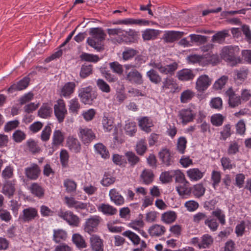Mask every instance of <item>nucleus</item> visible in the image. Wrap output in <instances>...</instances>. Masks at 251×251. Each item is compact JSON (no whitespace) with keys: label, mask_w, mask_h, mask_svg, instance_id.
<instances>
[{"label":"nucleus","mask_w":251,"mask_h":251,"mask_svg":"<svg viewBox=\"0 0 251 251\" xmlns=\"http://www.w3.org/2000/svg\"><path fill=\"white\" fill-rule=\"evenodd\" d=\"M100 218L99 216H92L86 220L84 225V230L89 234L96 232L97 226L100 223Z\"/></svg>","instance_id":"11"},{"label":"nucleus","mask_w":251,"mask_h":251,"mask_svg":"<svg viewBox=\"0 0 251 251\" xmlns=\"http://www.w3.org/2000/svg\"><path fill=\"white\" fill-rule=\"evenodd\" d=\"M31 193L38 198H42L44 195V189L37 183H33L29 187Z\"/></svg>","instance_id":"34"},{"label":"nucleus","mask_w":251,"mask_h":251,"mask_svg":"<svg viewBox=\"0 0 251 251\" xmlns=\"http://www.w3.org/2000/svg\"><path fill=\"white\" fill-rule=\"evenodd\" d=\"M173 176L175 177V180L178 183H189V182L186 179L185 175L180 170H173Z\"/></svg>","instance_id":"51"},{"label":"nucleus","mask_w":251,"mask_h":251,"mask_svg":"<svg viewBox=\"0 0 251 251\" xmlns=\"http://www.w3.org/2000/svg\"><path fill=\"white\" fill-rule=\"evenodd\" d=\"M225 117L220 114H214L211 116V122L213 126H219L224 122Z\"/></svg>","instance_id":"57"},{"label":"nucleus","mask_w":251,"mask_h":251,"mask_svg":"<svg viewBox=\"0 0 251 251\" xmlns=\"http://www.w3.org/2000/svg\"><path fill=\"white\" fill-rule=\"evenodd\" d=\"M195 76L193 71L189 69H183L178 71L176 74L177 78L183 81L192 80Z\"/></svg>","instance_id":"18"},{"label":"nucleus","mask_w":251,"mask_h":251,"mask_svg":"<svg viewBox=\"0 0 251 251\" xmlns=\"http://www.w3.org/2000/svg\"><path fill=\"white\" fill-rule=\"evenodd\" d=\"M228 80V77L226 75H223L216 80L213 84V88L215 90H221L224 88Z\"/></svg>","instance_id":"45"},{"label":"nucleus","mask_w":251,"mask_h":251,"mask_svg":"<svg viewBox=\"0 0 251 251\" xmlns=\"http://www.w3.org/2000/svg\"><path fill=\"white\" fill-rule=\"evenodd\" d=\"M26 145L29 151L33 154L38 153L40 151V148L37 143L33 139H30L26 142Z\"/></svg>","instance_id":"47"},{"label":"nucleus","mask_w":251,"mask_h":251,"mask_svg":"<svg viewBox=\"0 0 251 251\" xmlns=\"http://www.w3.org/2000/svg\"><path fill=\"white\" fill-rule=\"evenodd\" d=\"M173 170L162 173L160 176V180L161 181L164 183L171 182L173 176Z\"/></svg>","instance_id":"63"},{"label":"nucleus","mask_w":251,"mask_h":251,"mask_svg":"<svg viewBox=\"0 0 251 251\" xmlns=\"http://www.w3.org/2000/svg\"><path fill=\"white\" fill-rule=\"evenodd\" d=\"M159 158L166 166H169L173 163V156L170 151L167 149H163L159 152Z\"/></svg>","instance_id":"22"},{"label":"nucleus","mask_w":251,"mask_h":251,"mask_svg":"<svg viewBox=\"0 0 251 251\" xmlns=\"http://www.w3.org/2000/svg\"><path fill=\"white\" fill-rule=\"evenodd\" d=\"M195 116V113L190 108L181 109L178 113L179 118L184 124L192 121Z\"/></svg>","instance_id":"15"},{"label":"nucleus","mask_w":251,"mask_h":251,"mask_svg":"<svg viewBox=\"0 0 251 251\" xmlns=\"http://www.w3.org/2000/svg\"><path fill=\"white\" fill-rule=\"evenodd\" d=\"M67 236V232L64 229H55L53 230L52 240L56 243L65 241Z\"/></svg>","instance_id":"28"},{"label":"nucleus","mask_w":251,"mask_h":251,"mask_svg":"<svg viewBox=\"0 0 251 251\" xmlns=\"http://www.w3.org/2000/svg\"><path fill=\"white\" fill-rule=\"evenodd\" d=\"M80 108V105L77 99H73L69 101V109L70 112L77 114Z\"/></svg>","instance_id":"48"},{"label":"nucleus","mask_w":251,"mask_h":251,"mask_svg":"<svg viewBox=\"0 0 251 251\" xmlns=\"http://www.w3.org/2000/svg\"><path fill=\"white\" fill-rule=\"evenodd\" d=\"M94 148L97 153L99 154L102 158L107 159L109 157L110 155L108 150L102 143L96 144Z\"/></svg>","instance_id":"36"},{"label":"nucleus","mask_w":251,"mask_h":251,"mask_svg":"<svg viewBox=\"0 0 251 251\" xmlns=\"http://www.w3.org/2000/svg\"><path fill=\"white\" fill-rule=\"evenodd\" d=\"M109 67L112 71L119 75H121L124 71L123 66L118 62L115 61L109 63Z\"/></svg>","instance_id":"60"},{"label":"nucleus","mask_w":251,"mask_h":251,"mask_svg":"<svg viewBox=\"0 0 251 251\" xmlns=\"http://www.w3.org/2000/svg\"><path fill=\"white\" fill-rule=\"evenodd\" d=\"M186 173L190 180L194 182L201 180L204 174V172L197 168H190L186 171Z\"/></svg>","instance_id":"16"},{"label":"nucleus","mask_w":251,"mask_h":251,"mask_svg":"<svg viewBox=\"0 0 251 251\" xmlns=\"http://www.w3.org/2000/svg\"><path fill=\"white\" fill-rule=\"evenodd\" d=\"M205 191V188L201 183H198L191 187V193L196 197L200 198L202 196Z\"/></svg>","instance_id":"38"},{"label":"nucleus","mask_w":251,"mask_h":251,"mask_svg":"<svg viewBox=\"0 0 251 251\" xmlns=\"http://www.w3.org/2000/svg\"><path fill=\"white\" fill-rule=\"evenodd\" d=\"M137 35V32L134 30L129 29L128 31L124 30V35L119 39L118 42L133 43L136 40Z\"/></svg>","instance_id":"21"},{"label":"nucleus","mask_w":251,"mask_h":251,"mask_svg":"<svg viewBox=\"0 0 251 251\" xmlns=\"http://www.w3.org/2000/svg\"><path fill=\"white\" fill-rule=\"evenodd\" d=\"M149 234L152 237H159L166 232L164 226L158 224H154L148 229Z\"/></svg>","instance_id":"25"},{"label":"nucleus","mask_w":251,"mask_h":251,"mask_svg":"<svg viewBox=\"0 0 251 251\" xmlns=\"http://www.w3.org/2000/svg\"><path fill=\"white\" fill-rule=\"evenodd\" d=\"M228 36H229L228 31L227 30H224L218 32L214 34L212 37V41L222 44L225 42L226 38Z\"/></svg>","instance_id":"33"},{"label":"nucleus","mask_w":251,"mask_h":251,"mask_svg":"<svg viewBox=\"0 0 251 251\" xmlns=\"http://www.w3.org/2000/svg\"><path fill=\"white\" fill-rule=\"evenodd\" d=\"M89 34L91 36L87 39V43L97 51L103 49L102 42L105 40L106 34L101 28H91Z\"/></svg>","instance_id":"1"},{"label":"nucleus","mask_w":251,"mask_h":251,"mask_svg":"<svg viewBox=\"0 0 251 251\" xmlns=\"http://www.w3.org/2000/svg\"><path fill=\"white\" fill-rule=\"evenodd\" d=\"M25 138V133L24 131L19 129L16 130L12 135V138L16 143L22 142Z\"/></svg>","instance_id":"59"},{"label":"nucleus","mask_w":251,"mask_h":251,"mask_svg":"<svg viewBox=\"0 0 251 251\" xmlns=\"http://www.w3.org/2000/svg\"><path fill=\"white\" fill-rule=\"evenodd\" d=\"M93 66L91 64H84L81 66L79 76L82 78L84 79L93 74Z\"/></svg>","instance_id":"32"},{"label":"nucleus","mask_w":251,"mask_h":251,"mask_svg":"<svg viewBox=\"0 0 251 251\" xmlns=\"http://www.w3.org/2000/svg\"><path fill=\"white\" fill-rule=\"evenodd\" d=\"M53 110L58 122L59 123H62L67 115V110L64 100L61 99L58 100L53 106Z\"/></svg>","instance_id":"4"},{"label":"nucleus","mask_w":251,"mask_h":251,"mask_svg":"<svg viewBox=\"0 0 251 251\" xmlns=\"http://www.w3.org/2000/svg\"><path fill=\"white\" fill-rule=\"evenodd\" d=\"M159 33V32L158 30L147 29L143 32L142 37L144 40H152L156 38Z\"/></svg>","instance_id":"40"},{"label":"nucleus","mask_w":251,"mask_h":251,"mask_svg":"<svg viewBox=\"0 0 251 251\" xmlns=\"http://www.w3.org/2000/svg\"><path fill=\"white\" fill-rule=\"evenodd\" d=\"M204 224L207 226L212 231H215L217 230L219 224L216 220L213 218H207L204 221Z\"/></svg>","instance_id":"58"},{"label":"nucleus","mask_w":251,"mask_h":251,"mask_svg":"<svg viewBox=\"0 0 251 251\" xmlns=\"http://www.w3.org/2000/svg\"><path fill=\"white\" fill-rule=\"evenodd\" d=\"M90 244L93 251H103V240L97 235H92L90 238Z\"/></svg>","instance_id":"20"},{"label":"nucleus","mask_w":251,"mask_h":251,"mask_svg":"<svg viewBox=\"0 0 251 251\" xmlns=\"http://www.w3.org/2000/svg\"><path fill=\"white\" fill-rule=\"evenodd\" d=\"M123 235L128 237L134 245H138L140 243V238L139 237L130 230L124 232Z\"/></svg>","instance_id":"53"},{"label":"nucleus","mask_w":251,"mask_h":251,"mask_svg":"<svg viewBox=\"0 0 251 251\" xmlns=\"http://www.w3.org/2000/svg\"><path fill=\"white\" fill-rule=\"evenodd\" d=\"M64 140V134L60 130H55L53 133L51 143V153L61 145Z\"/></svg>","instance_id":"13"},{"label":"nucleus","mask_w":251,"mask_h":251,"mask_svg":"<svg viewBox=\"0 0 251 251\" xmlns=\"http://www.w3.org/2000/svg\"><path fill=\"white\" fill-rule=\"evenodd\" d=\"M239 51L238 46H227L223 48L220 55L225 61L234 66L241 61L238 56Z\"/></svg>","instance_id":"2"},{"label":"nucleus","mask_w":251,"mask_h":251,"mask_svg":"<svg viewBox=\"0 0 251 251\" xmlns=\"http://www.w3.org/2000/svg\"><path fill=\"white\" fill-rule=\"evenodd\" d=\"M153 178V172L149 169H144L140 176V181L145 184H149L151 183Z\"/></svg>","instance_id":"29"},{"label":"nucleus","mask_w":251,"mask_h":251,"mask_svg":"<svg viewBox=\"0 0 251 251\" xmlns=\"http://www.w3.org/2000/svg\"><path fill=\"white\" fill-rule=\"evenodd\" d=\"M79 131L78 136L85 145H89L96 138L95 134L91 129L79 128Z\"/></svg>","instance_id":"9"},{"label":"nucleus","mask_w":251,"mask_h":251,"mask_svg":"<svg viewBox=\"0 0 251 251\" xmlns=\"http://www.w3.org/2000/svg\"><path fill=\"white\" fill-rule=\"evenodd\" d=\"M178 89V86L175 79L172 77H166L163 79L161 90L165 91L169 90L170 92L174 93Z\"/></svg>","instance_id":"14"},{"label":"nucleus","mask_w":251,"mask_h":251,"mask_svg":"<svg viewBox=\"0 0 251 251\" xmlns=\"http://www.w3.org/2000/svg\"><path fill=\"white\" fill-rule=\"evenodd\" d=\"M147 76L153 83L158 84L162 81V78L158 73L154 69H151L147 72Z\"/></svg>","instance_id":"35"},{"label":"nucleus","mask_w":251,"mask_h":251,"mask_svg":"<svg viewBox=\"0 0 251 251\" xmlns=\"http://www.w3.org/2000/svg\"><path fill=\"white\" fill-rule=\"evenodd\" d=\"M235 75V79L240 81H243L247 78L248 70L245 68L234 71Z\"/></svg>","instance_id":"50"},{"label":"nucleus","mask_w":251,"mask_h":251,"mask_svg":"<svg viewBox=\"0 0 251 251\" xmlns=\"http://www.w3.org/2000/svg\"><path fill=\"white\" fill-rule=\"evenodd\" d=\"M30 79L25 77L20 80L17 83L12 84L7 90L9 93H13L16 91H21L25 89L29 85Z\"/></svg>","instance_id":"17"},{"label":"nucleus","mask_w":251,"mask_h":251,"mask_svg":"<svg viewBox=\"0 0 251 251\" xmlns=\"http://www.w3.org/2000/svg\"><path fill=\"white\" fill-rule=\"evenodd\" d=\"M135 150L140 155H143L147 150V144L145 139H142L136 144Z\"/></svg>","instance_id":"41"},{"label":"nucleus","mask_w":251,"mask_h":251,"mask_svg":"<svg viewBox=\"0 0 251 251\" xmlns=\"http://www.w3.org/2000/svg\"><path fill=\"white\" fill-rule=\"evenodd\" d=\"M212 215L217 218L222 225L226 224V216L223 211L219 208L212 212Z\"/></svg>","instance_id":"56"},{"label":"nucleus","mask_w":251,"mask_h":251,"mask_svg":"<svg viewBox=\"0 0 251 251\" xmlns=\"http://www.w3.org/2000/svg\"><path fill=\"white\" fill-rule=\"evenodd\" d=\"M38 216L37 209L29 207L23 210L19 216V220L23 223H29L34 220Z\"/></svg>","instance_id":"6"},{"label":"nucleus","mask_w":251,"mask_h":251,"mask_svg":"<svg viewBox=\"0 0 251 251\" xmlns=\"http://www.w3.org/2000/svg\"><path fill=\"white\" fill-rule=\"evenodd\" d=\"M125 155L128 163L131 166H135L140 161L139 157L132 151H127Z\"/></svg>","instance_id":"49"},{"label":"nucleus","mask_w":251,"mask_h":251,"mask_svg":"<svg viewBox=\"0 0 251 251\" xmlns=\"http://www.w3.org/2000/svg\"><path fill=\"white\" fill-rule=\"evenodd\" d=\"M58 215L71 226L77 227L80 224L79 218L72 211L60 210L59 211Z\"/></svg>","instance_id":"5"},{"label":"nucleus","mask_w":251,"mask_h":251,"mask_svg":"<svg viewBox=\"0 0 251 251\" xmlns=\"http://www.w3.org/2000/svg\"><path fill=\"white\" fill-rule=\"evenodd\" d=\"M138 51L132 48H126L122 53V58L125 61L128 60L135 56Z\"/></svg>","instance_id":"43"},{"label":"nucleus","mask_w":251,"mask_h":251,"mask_svg":"<svg viewBox=\"0 0 251 251\" xmlns=\"http://www.w3.org/2000/svg\"><path fill=\"white\" fill-rule=\"evenodd\" d=\"M184 32L176 31H165L163 36V39L166 43H173L176 40L181 38Z\"/></svg>","instance_id":"19"},{"label":"nucleus","mask_w":251,"mask_h":251,"mask_svg":"<svg viewBox=\"0 0 251 251\" xmlns=\"http://www.w3.org/2000/svg\"><path fill=\"white\" fill-rule=\"evenodd\" d=\"M125 79L128 81L136 84L143 83L142 75L136 69H132L130 71H126Z\"/></svg>","instance_id":"10"},{"label":"nucleus","mask_w":251,"mask_h":251,"mask_svg":"<svg viewBox=\"0 0 251 251\" xmlns=\"http://www.w3.org/2000/svg\"><path fill=\"white\" fill-rule=\"evenodd\" d=\"M194 95V93L192 90H185L181 94L180 101L182 103H186L191 100Z\"/></svg>","instance_id":"55"},{"label":"nucleus","mask_w":251,"mask_h":251,"mask_svg":"<svg viewBox=\"0 0 251 251\" xmlns=\"http://www.w3.org/2000/svg\"><path fill=\"white\" fill-rule=\"evenodd\" d=\"M213 243V238L208 234H205L201 237V242L199 244V248H209Z\"/></svg>","instance_id":"39"},{"label":"nucleus","mask_w":251,"mask_h":251,"mask_svg":"<svg viewBox=\"0 0 251 251\" xmlns=\"http://www.w3.org/2000/svg\"><path fill=\"white\" fill-rule=\"evenodd\" d=\"M124 25H148L149 21L143 19H134L128 18L124 19Z\"/></svg>","instance_id":"52"},{"label":"nucleus","mask_w":251,"mask_h":251,"mask_svg":"<svg viewBox=\"0 0 251 251\" xmlns=\"http://www.w3.org/2000/svg\"><path fill=\"white\" fill-rule=\"evenodd\" d=\"M177 68V64L174 62L166 66L162 65L160 73L165 75L172 74Z\"/></svg>","instance_id":"44"},{"label":"nucleus","mask_w":251,"mask_h":251,"mask_svg":"<svg viewBox=\"0 0 251 251\" xmlns=\"http://www.w3.org/2000/svg\"><path fill=\"white\" fill-rule=\"evenodd\" d=\"M81 60L91 62H97L99 60V57L97 55H94L88 53L83 52L80 55Z\"/></svg>","instance_id":"54"},{"label":"nucleus","mask_w":251,"mask_h":251,"mask_svg":"<svg viewBox=\"0 0 251 251\" xmlns=\"http://www.w3.org/2000/svg\"><path fill=\"white\" fill-rule=\"evenodd\" d=\"M97 85L103 92L108 93L111 91L109 85L102 79H98L97 80Z\"/></svg>","instance_id":"62"},{"label":"nucleus","mask_w":251,"mask_h":251,"mask_svg":"<svg viewBox=\"0 0 251 251\" xmlns=\"http://www.w3.org/2000/svg\"><path fill=\"white\" fill-rule=\"evenodd\" d=\"M52 113V108L48 104L44 103L38 111V115L42 118L50 117Z\"/></svg>","instance_id":"30"},{"label":"nucleus","mask_w":251,"mask_h":251,"mask_svg":"<svg viewBox=\"0 0 251 251\" xmlns=\"http://www.w3.org/2000/svg\"><path fill=\"white\" fill-rule=\"evenodd\" d=\"M75 86L74 82L65 83L61 89L60 96L65 98L69 97L74 93Z\"/></svg>","instance_id":"27"},{"label":"nucleus","mask_w":251,"mask_h":251,"mask_svg":"<svg viewBox=\"0 0 251 251\" xmlns=\"http://www.w3.org/2000/svg\"><path fill=\"white\" fill-rule=\"evenodd\" d=\"M109 196L111 201L117 206L122 205L125 203L124 197L119 194L116 189H111Z\"/></svg>","instance_id":"24"},{"label":"nucleus","mask_w":251,"mask_h":251,"mask_svg":"<svg viewBox=\"0 0 251 251\" xmlns=\"http://www.w3.org/2000/svg\"><path fill=\"white\" fill-rule=\"evenodd\" d=\"M92 87L91 86L82 88L79 91L78 96L82 101L85 104H91L94 99L96 98V95L92 93Z\"/></svg>","instance_id":"7"},{"label":"nucleus","mask_w":251,"mask_h":251,"mask_svg":"<svg viewBox=\"0 0 251 251\" xmlns=\"http://www.w3.org/2000/svg\"><path fill=\"white\" fill-rule=\"evenodd\" d=\"M64 201L65 203L69 208H74L77 211L84 209H86L90 212H94L96 211L95 206L93 204L77 201L74 197L66 196L64 198Z\"/></svg>","instance_id":"3"},{"label":"nucleus","mask_w":251,"mask_h":251,"mask_svg":"<svg viewBox=\"0 0 251 251\" xmlns=\"http://www.w3.org/2000/svg\"><path fill=\"white\" fill-rule=\"evenodd\" d=\"M15 191L14 184L10 181H7L3 186L2 193L8 198L13 196Z\"/></svg>","instance_id":"37"},{"label":"nucleus","mask_w":251,"mask_h":251,"mask_svg":"<svg viewBox=\"0 0 251 251\" xmlns=\"http://www.w3.org/2000/svg\"><path fill=\"white\" fill-rule=\"evenodd\" d=\"M25 173L27 178L31 180H36L40 175L41 170L37 164L32 163L30 166L25 169Z\"/></svg>","instance_id":"12"},{"label":"nucleus","mask_w":251,"mask_h":251,"mask_svg":"<svg viewBox=\"0 0 251 251\" xmlns=\"http://www.w3.org/2000/svg\"><path fill=\"white\" fill-rule=\"evenodd\" d=\"M72 240L74 244L78 248H84L87 246L83 238L78 234H74L73 235Z\"/></svg>","instance_id":"46"},{"label":"nucleus","mask_w":251,"mask_h":251,"mask_svg":"<svg viewBox=\"0 0 251 251\" xmlns=\"http://www.w3.org/2000/svg\"><path fill=\"white\" fill-rule=\"evenodd\" d=\"M212 79L207 75H202L197 79L195 88L200 93H203L210 86Z\"/></svg>","instance_id":"8"},{"label":"nucleus","mask_w":251,"mask_h":251,"mask_svg":"<svg viewBox=\"0 0 251 251\" xmlns=\"http://www.w3.org/2000/svg\"><path fill=\"white\" fill-rule=\"evenodd\" d=\"M125 129L127 135L132 136L136 132V126L134 122H129L125 126Z\"/></svg>","instance_id":"61"},{"label":"nucleus","mask_w":251,"mask_h":251,"mask_svg":"<svg viewBox=\"0 0 251 251\" xmlns=\"http://www.w3.org/2000/svg\"><path fill=\"white\" fill-rule=\"evenodd\" d=\"M64 186L68 192L71 193L75 190L76 183L73 180L66 179L64 181Z\"/></svg>","instance_id":"64"},{"label":"nucleus","mask_w":251,"mask_h":251,"mask_svg":"<svg viewBox=\"0 0 251 251\" xmlns=\"http://www.w3.org/2000/svg\"><path fill=\"white\" fill-rule=\"evenodd\" d=\"M99 212L106 216H113L117 213V209L108 203H101L98 207Z\"/></svg>","instance_id":"23"},{"label":"nucleus","mask_w":251,"mask_h":251,"mask_svg":"<svg viewBox=\"0 0 251 251\" xmlns=\"http://www.w3.org/2000/svg\"><path fill=\"white\" fill-rule=\"evenodd\" d=\"M67 145L70 150L75 153L79 152L81 145L77 139L73 137H69L67 141Z\"/></svg>","instance_id":"26"},{"label":"nucleus","mask_w":251,"mask_h":251,"mask_svg":"<svg viewBox=\"0 0 251 251\" xmlns=\"http://www.w3.org/2000/svg\"><path fill=\"white\" fill-rule=\"evenodd\" d=\"M139 126L141 129L147 133L150 132L151 130V127L152 124L149 122V119L147 117H143L139 121Z\"/></svg>","instance_id":"42"},{"label":"nucleus","mask_w":251,"mask_h":251,"mask_svg":"<svg viewBox=\"0 0 251 251\" xmlns=\"http://www.w3.org/2000/svg\"><path fill=\"white\" fill-rule=\"evenodd\" d=\"M176 217L177 215L176 212L169 211L164 212L161 215V220L165 224H170L175 221Z\"/></svg>","instance_id":"31"}]
</instances>
